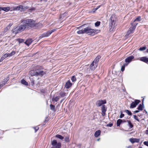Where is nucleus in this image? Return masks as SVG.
Segmentation results:
<instances>
[{
	"label": "nucleus",
	"instance_id": "obj_1",
	"mask_svg": "<svg viewBox=\"0 0 148 148\" xmlns=\"http://www.w3.org/2000/svg\"><path fill=\"white\" fill-rule=\"evenodd\" d=\"M23 23L12 30L13 33L16 34L21 32L25 29H29L35 26L34 21L31 19L24 20Z\"/></svg>",
	"mask_w": 148,
	"mask_h": 148
},
{
	"label": "nucleus",
	"instance_id": "obj_2",
	"mask_svg": "<svg viewBox=\"0 0 148 148\" xmlns=\"http://www.w3.org/2000/svg\"><path fill=\"white\" fill-rule=\"evenodd\" d=\"M101 58L99 55L97 56L94 60L92 62L90 66V69L92 71L94 70L97 68L98 64L99 59Z\"/></svg>",
	"mask_w": 148,
	"mask_h": 148
},
{
	"label": "nucleus",
	"instance_id": "obj_3",
	"mask_svg": "<svg viewBox=\"0 0 148 148\" xmlns=\"http://www.w3.org/2000/svg\"><path fill=\"white\" fill-rule=\"evenodd\" d=\"M42 69V67L41 66H38L36 68V76H42L46 74V71H44L41 70Z\"/></svg>",
	"mask_w": 148,
	"mask_h": 148
},
{
	"label": "nucleus",
	"instance_id": "obj_4",
	"mask_svg": "<svg viewBox=\"0 0 148 148\" xmlns=\"http://www.w3.org/2000/svg\"><path fill=\"white\" fill-rule=\"evenodd\" d=\"M110 20L111 22L110 24V25L111 27V28H110V30L111 31V30H112L114 28L115 23L116 20V19L115 18L114 15H112L110 18Z\"/></svg>",
	"mask_w": 148,
	"mask_h": 148
},
{
	"label": "nucleus",
	"instance_id": "obj_5",
	"mask_svg": "<svg viewBox=\"0 0 148 148\" xmlns=\"http://www.w3.org/2000/svg\"><path fill=\"white\" fill-rule=\"evenodd\" d=\"M85 33L88 35H93L97 33V30L91 29L89 27H87L85 28Z\"/></svg>",
	"mask_w": 148,
	"mask_h": 148
},
{
	"label": "nucleus",
	"instance_id": "obj_6",
	"mask_svg": "<svg viewBox=\"0 0 148 148\" xmlns=\"http://www.w3.org/2000/svg\"><path fill=\"white\" fill-rule=\"evenodd\" d=\"M27 8L22 5H19L17 7H13V9L14 10H19L21 11H24Z\"/></svg>",
	"mask_w": 148,
	"mask_h": 148
},
{
	"label": "nucleus",
	"instance_id": "obj_7",
	"mask_svg": "<svg viewBox=\"0 0 148 148\" xmlns=\"http://www.w3.org/2000/svg\"><path fill=\"white\" fill-rule=\"evenodd\" d=\"M52 145L56 148H60L61 147V144L60 143H58L56 140H53L51 143Z\"/></svg>",
	"mask_w": 148,
	"mask_h": 148
},
{
	"label": "nucleus",
	"instance_id": "obj_8",
	"mask_svg": "<svg viewBox=\"0 0 148 148\" xmlns=\"http://www.w3.org/2000/svg\"><path fill=\"white\" fill-rule=\"evenodd\" d=\"M15 53V51H13L10 53H6L2 55V57L5 59L8 57H11L13 56Z\"/></svg>",
	"mask_w": 148,
	"mask_h": 148
},
{
	"label": "nucleus",
	"instance_id": "obj_9",
	"mask_svg": "<svg viewBox=\"0 0 148 148\" xmlns=\"http://www.w3.org/2000/svg\"><path fill=\"white\" fill-rule=\"evenodd\" d=\"M140 101L136 99L134 102H133L130 104V108H134L135 107L136 105L140 102Z\"/></svg>",
	"mask_w": 148,
	"mask_h": 148
},
{
	"label": "nucleus",
	"instance_id": "obj_10",
	"mask_svg": "<svg viewBox=\"0 0 148 148\" xmlns=\"http://www.w3.org/2000/svg\"><path fill=\"white\" fill-rule=\"evenodd\" d=\"M106 103V101L105 100H99L97 101L96 105L97 106L99 107L103 105V104Z\"/></svg>",
	"mask_w": 148,
	"mask_h": 148
},
{
	"label": "nucleus",
	"instance_id": "obj_11",
	"mask_svg": "<svg viewBox=\"0 0 148 148\" xmlns=\"http://www.w3.org/2000/svg\"><path fill=\"white\" fill-rule=\"evenodd\" d=\"M101 110L102 111V115L103 116H105L106 115V112L107 110V108L106 107L105 105H103L102 106Z\"/></svg>",
	"mask_w": 148,
	"mask_h": 148
},
{
	"label": "nucleus",
	"instance_id": "obj_12",
	"mask_svg": "<svg viewBox=\"0 0 148 148\" xmlns=\"http://www.w3.org/2000/svg\"><path fill=\"white\" fill-rule=\"evenodd\" d=\"M134 56H130L128 57H127L125 59V62L126 63H127L126 64H127L131 62L133 59L134 58Z\"/></svg>",
	"mask_w": 148,
	"mask_h": 148
},
{
	"label": "nucleus",
	"instance_id": "obj_13",
	"mask_svg": "<svg viewBox=\"0 0 148 148\" xmlns=\"http://www.w3.org/2000/svg\"><path fill=\"white\" fill-rule=\"evenodd\" d=\"M136 26H132V27H131L130 28L129 30H128L127 32V34L128 35L130 34L133 33V31L135 29Z\"/></svg>",
	"mask_w": 148,
	"mask_h": 148
},
{
	"label": "nucleus",
	"instance_id": "obj_14",
	"mask_svg": "<svg viewBox=\"0 0 148 148\" xmlns=\"http://www.w3.org/2000/svg\"><path fill=\"white\" fill-rule=\"evenodd\" d=\"M71 83L69 80H68L66 83L65 87L67 89H68L70 88L72 85Z\"/></svg>",
	"mask_w": 148,
	"mask_h": 148
},
{
	"label": "nucleus",
	"instance_id": "obj_15",
	"mask_svg": "<svg viewBox=\"0 0 148 148\" xmlns=\"http://www.w3.org/2000/svg\"><path fill=\"white\" fill-rule=\"evenodd\" d=\"M130 141L132 143H138L139 142L140 139L138 138H131L130 139Z\"/></svg>",
	"mask_w": 148,
	"mask_h": 148
},
{
	"label": "nucleus",
	"instance_id": "obj_16",
	"mask_svg": "<svg viewBox=\"0 0 148 148\" xmlns=\"http://www.w3.org/2000/svg\"><path fill=\"white\" fill-rule=\"evenodd\" d=\"M10 9V8L9 7H0V11L3 10L5 12H8Z\"/></svg>",
	"mask_w": 148,
	"mask_h": 148
},
{
	"label": "nucleus",
	"instance_id": "obj_17",
	"mask_svg": "<svg viewBox=\"0 0 148 148\" xmlns=\"http://www.w3.org/2000/svg\"><path fill=\"white\" fill-rule=\"evenodd\" d=\"M32 42V40L31 39H29L26 40V41L25 42V43L27 46H29Z\"/></svg>",
	"mask_w": 148,
	"mask_h": 148
},
{
	"label": "nucleus",
	"instance_id": "obj_18",
	"mask_svg": "<svg viewBox=\"0 0 148 148\" xmlns=\"http://www.w3.org/2000/svg\"><path fill=\"white\" fill-rule=\"evenodd\" d=\"M51 34L49 31H47V32L44 33L42 34V37H46L49 36Z\"/></svg>",
	"mask_w": 148,
	"mask_h": 148
},
{
	"label": "nucleus",
	"instance_id": "obj_19",
	"mask_svg": "<svg viewBox=\"0 0 148 148\" xmlns=\"http://www.w3.org/2000/svg\"><path fill=\"white\" fill-rule=\"evenodd\" d=\"M140 60L145 62L147 63L148 62V58L145 57H142L141 58Z\"/></svg>",
	"mask_w": 148,
	"mask_h": 148
},
{
	"label": "nucleus",
	"instance_id": "obj_20",
	"mask_svg": "<svg viewBox=\"0 0 148 148\" xmlns=\"http://www.w3.org/2000/svg\"><path fill=\"white\" fill-rule=\"evenodd\" d=\"M101 131L100 130H98L96 131L94 134V136L95 137H97L99 136L101 134Z\"/></svg>",
	"mask_w": 148,
	"mask_h": 148
},
{
	"label": "nucleus",
	"instance_id": "obj_21",
	"mask_svg": "<svg viewBox=\"0 0 148 148\" xmlns=\"http://www.w3.org/2000/svg\"><path fill=\"white\" fill-rule=\"evenodd\" d=\"M29 74L32 76H36V71H31L29 72Z\"/></svg>",
	"mask_w": 148,
	"mask_h": 148
},
{
	"label": "nucleus",
	"instance_id": "obj_22",
	"mask_svg": "<svg viewBox=\"0 0 148 148\" xmlns=\"http://www.w3.org/2000/svg\"><path fill=\"white\" fill-rule=\"evenodd\" d=\"M21 83L23 84H24L26 86L28 85V83L24 79H22L21 81Z\"/></svg>",
	"mask_w": 148,
	"mask_h": 148
},
{
	"label": "nucleus",
	"instance_id": "obj_23",
	"mask_svg": "<svg viewBox=\"0 0 148 148\" xmlns=\"http://www.w3.org/2000/svg\"><path fill=\"white\" fill-rule=\"evenodd\" d=\"M123 122L122 120L121 119H118L116 122L117 125V126H119L121 123Z\"/></svg>",
	"mask_w": 148,
	"mask_h": 148
},
{
	"label": "nucleus",
	"instance_id": "obj_24",
	"mask_svg": "<svg viewBox=\"0 0 148 148\" xmlns=\"http://www.w3.org/2000/svg\"><path fill=\"white\" fill-rule=\"evenodd\" d=\"M77 33L78 34H82L84 33H85V28H84V30H79L77 32Z\"/></svg>",
	"mask_w": 148,
	"mask_h": 148
},
{
	"label": "nucleus",
	"instance_id": "obj_25",
	"mask_svg": "<svg viewBox=\"0 0 148 148\" xmlns=\"http://www.w3.org/2000/svg\"><path fill=\"white\" fill-rule=\"evenodd\" d=\"M141 20V17L140 16H139L135 19V20L134 21V22L137 21L139 22Z\"/></svg>",
	"mask_w": 148,
	"mask_h": 148
},
{
	"label": "nucleus",
	"instance_id": "obj_26",
	"mask_svg": "<svg viewBox=\"0 0 148 148\" xmlns=\"http://www.w3.org/2000/svg\"><path fill=\"white\" fill-rule=\"evenodd\" d=\"M127 121L128 123L129 126L130 128H131L133 127V125L131 123V121L129 120H127Z\"/></svg>",
	"mask_w": 148,
	"mask_h": 148
},
{
	"label": "nucleus",
	"instance_id": "obj_27",
	"mask_svg": "<svg viewBox=\"0 0 148 148\" xmlns=\"http://www.w3.org/2000/svg\"><path fill=\"white\" fill-rule=\"evenodd\" d=\"M56 138H58L61 140H62L64 138V137H63V136H61L60 135H59V134L56 135Z\"/></svg>",
	"mask_w": 148,
	"mask_h": 148
},
{
	"label": "nucleus",
	"instance_id": "obj_28",
	"mask_svg": "<svg viewBox=\"0 0 148 148\" xmlns=\"http://www.w3.org/2000/svg\"><path fill=\"white\" fill-rule=\"evenodd\" d=\"M62 97H64L66 95V93L64 92H61L59 94Z\"/></svg>",
	"mask_w": 148,
	"mask_h": 148
},
{
	"label": "nucleus",
	"instance_id": "obj_29",
	"mask_svg": "<svg viewBox=\"0 0 148 148\" xmlns=\"http://www.w3.org/2000/svg\"><path fill=\"white\" fill-rule=\"evenodd\" d=\"M50 107L51 110H52V111H55V106L51 104L50 106Z\"/></svg>",
	"mask_w": 148,
	"mask_h": 148
},
{
	"label": "nucleus",
	"instance_id": "obj_30",
	"mask_svg": "<svg viewBox=\"0 0 148 148\" xmlns=\"http://www.w3.org/2000/svg\"><path fill=\"white\" fill-rule=\"evenodd\" d=\"M125 112L127 113V114L129 115L130 116L132 115V113L131 112L128 110H125Z\"/></svg>",
	"mask_w": 148,
	"mask_h": 148
},
{
	"label": "nucleus",
	"instance_id": "obj_31",
	"mask_svg": "<svg viewBox=\"0 0 148 148\" xmlns=\"http://www.w3.org/2000/svg\"><path fill=\"white\" fill-rule=\"evenodd\" d=\"M71 80L73 82H75L76 80V77H75V76H73L71 78Z\"/></svg>",
	"mask_w": 148,
	"mask_h": 148
},
{
	"label": "nucleus",
	"instance_id": "obj_32",
	"mask_svg": "<svg viewBox=\"0 0 148 148\" xmlns=\"http://www.w3.org/2000/svg\"><path fill=\"white\" fill-rule=\"evenodd\" d=\"M138 109L140 110H143L142 106L141 104H140L138 108Z\"/></svg>",
	"mask_w": 148,
	"mask_h": 148
},
{
	"label": "nucleus",
	"instance_id": "obj_33",
	"mask_svg": "<svg viewBox=\"0 0 148 148\" xmlns=\"http://www.w3.org/2000/svg\"><path fill=\"white\" fill-rule=\"evenodd\" d=\"M5 83L3 81L1 82L0 83V88L2 87L5 84Z\"/></svg>",
	"mask_w": 148,
	"mask_h": 148
},
{
	"label": "nucleus",
	"instance_id": "obj_34",
	"mask_svg": "<svg viewBox=\"0 0 148 148\" xmlns=\"http://www.w3.org/2000/svg\"><path fill=\"white\" fill-rule=\"evenodd\" d=\"M53 99L55 101H57L59 99V97L58 96H57L53 98Z\"/></svg>",
	"mask_w": 148,
	"mask_h": 148
},
{
	"label": "nucleus",
	"instance_id": "obj_35",
	"mask_svg": "<svg viewBox=\"0 0 148 148\" xmlns=\"http://www.w3.org/2000/svg\"><path fill=\"white\" fill-rule=\"evenodd\" d=\"M9 79V77H7L3 79V81L6 83L8 81Z\"/></svg>",
	"mask_w": 148,
	"mask_h": 148
},
{
	"label": "nucleus",
	"instance_id": "obj_36",
	"mask_svg": "<svg viewBox=\"0 0 148 148\" xmlns=\"http://www.w3.org/2000/svg\"><path fill=\"white\" fill-rule=\"evenodd\" d=\"M10 28V27L9 26H7L5 28V29H4V32H7L8 31L9 29Z\"/></svg>",
	"mask_w": 148,
	"mask_h": 148
},
{
	"label": "nucleus",
	"instance_id": "obj_37",
	"mask_svg": "<svg viewBox=\"0 0 148 148\" xmlns=\"http://www.w3.org/2000/svg\"><path fill=\"white\" fill-rule=\"evenodd\" d=\"M100 22L98 21L95 23V25L96 27H98L100 25Z\"/></svg>",
	"mask_w": 148,
	"mask_h": 148
},
{
	"label": "nucleus",
	"instance_id": "obj_38",
	"mask_svg": "<svg viewBox=\"0 0 148 148\" xmlns=\"http://www.w3.org/2000/svg\"><path fill=\"white\" fill-rule=\"evenodd\" d=\"M126 65H127V64H124L123 66H122L121 68V71H123L125 70V66Z\"/></svg>",
	"mask_w": 148,
	"mask_h": 148
},
{
	"label": "nucleus",
	"instance_id": "obj_39",
	"mask_svg": "<svg viewBox=\"0 0 148 148\" xmlns=\"http://www.w3.org/2000/svg\"><path fill=\"white\" fill-rule=\"evenodd\" d=\"M146 49V47H140L139 49V50L140 51H143Z\"/></svg>",
	"mask_w": 148,
	"mask_h": 148
},
{
	"label": "nucleus",
	"instance_id": "obj_40",
	"mask_svg": "<svg viewBox=\"0 0 148 148\" xmlns=\"http://www.w3.org/2000/svg\"><path fill=\"white\" fill-rule=\"evenodd\" d=\"M133 116L134 119L136 120L137 121L139 122L140 121V120L138 119V117L136 116L135 115H133Z\"/></svg>",
	"mask_w": 148,
	"mask_h": 148
},
{
	"label": "nucleus",
	"instance_id": "obj_41",
	"mask_svg": "<svg viewBox=\"0 0 148 148\" xmlns=\"http://www.w3.org/2000/svg\"><path fill=\"white\" fill-rule=\"evenodd\" d=\"M64 141L66 142L69 141V136H66L65 138Z\"/></svg>",
	"mask_w": 148,
	"mask_h": 148
},
{
	"label": "nucleus",
	"instance_id": "obj_42",
	"mask_svg": "<svg viewBox=\"0 0 148 148\" xmlns=\"http://www.w3.org/2000/svg\"><path fill=\"white\" fill-rule=\"evenodd\" d=\"M138 23H137L136 22H135L134 23H131V25H132V26H136L138 24Z\"/></svg>",
	"mask_w": 148,
	"mask_h": 148
},
{
	"label": "nucleus",
	"instance_id": "obj_43",
	"mask_svg": "<svg viewBox=\"0 0 148 148\" xmlns=\"http://www.w3.org/2000/svg\"><path fill=\"white\" fill-rule=\"evenodd\" d=\"M18 41L19 43H22L24 41V40L23 39H18Z\"/></svg>",
	"mask_w": 148,
	"mask_h": 148
},
{
	"label": "nucleus",
	"instance_id": "obj_44",
	"mask_svg": "<svg viewBox=\"0 0 148 148\" xmlns=\"http://www.w3.org/2000/svg\"><path fill=\"white\" fill-rule=\"evenodd\" d=\"M143 143L145 145L148 147V141H145Z\"/></svg>",
	"mask_w": 148,
	"mask_h": 148
},
{
	"label": "nucleus",
	"instance_id": "obj_45",
	"mask_svg": "<svg viewBox=\"0 0 148 148\" xmlns=\"http://www.w3.org/2000/svg\"><path fill=\"white\" fill-rule=\"evenodd\" d=\"M34 129L35 130V132H36L39 129V127H34Z\"/></svg>",
	"mask_w": 148,
	"mask_h": 148
},
{
	"label": "nucleus",
	"instance_id": "obj_46",
	"mask_svg": "<svg viewBox=\"0 0 148 148\" xmlns=\"http://www.w3.org/2000/svg\"><path fill=\"white\" fill-rule=\"evenodd\" d=\"M124 116V114H123L121 113L120 116L119 117L121 118H122Z\"/></svg>",
	"mask_w": 148,
	"mask_h": 148
},
{
	"label": "nucleus",
	"instance_id": "obj_47",
	"mask_svg": "<svg viewBox=\"0 0 148 148\" xmlns=\"http://www.w3.org/2000/svg\"><path fill=\"white\" fill-rule=\"evenodd\" d=\"M112 125H113L112 123H109V124H107V126L108 127H111L112 126Z\"/></svg>",
	"mask_w": 148,
	"mask_h": 148
},
{
	"label": "nucleus",
	"instance_id": "obj_48",
	"mask_svg": "<svg viewBox=\"0 0 148 148\" xmlns=\"http://www.w3.org/2000/svg\"><path fill=\"white\" fill-rule=\"evenodd\" d=\"M56 30V29H53L51 31H49L50 32L51 34L52 32H54Z\"/></svg>",
	"mask_w": 148,
	"mask_h": 148
},
{
	"label": "nucleus",
	"instance_id": "obj_49",
	"mask_svg": "<svg viewBox=\"0 0 148 148\" xmlns=\"http://www.w3.org/2000/svg\"><path fill=\"white\" fill-rule=\"evenodd\" d=\"M4 58H3L2 57L0 59V62H2L3 60H4Z\"/></svg>",
	"mask_w": 148,
	"mask_h": 148
},
{
	"label": "nucleus",
	"instance_id": "obj_50",
	"mask_svg": "<svg viewBox=\"0 0 148 148\" xmlns=\"http://www.w3.org/2000/svg\"><path fill=\"white\" fill-rule=\"evenodd\" d=\"M145 134L147 135H148V130H146L145 131Z\"/></svg>",
	"mask_w": 148,
	"mask_h": 148
},
{
	"label": "nucleus",
	"instance_id": "obj_51",
	"mask_svg": "<svg viewBox=\"0 0 148 148\" xmlns=\"http://www.w3.org/2000/svg\"><path fill=\"white\" fill-rule=\"evenodd\" d=\"M139 112V110H137L135 111L134 112L135 113H138V112Z\"/></svg>",
	"mask_w": 148,
	"mask_h": 148
},
{
	"label": "nucleus",
	"instance_id": "obj_52",
	"mask_svg": "<svg viewBox=\"0 0 148 148\" xmlns=\"http://www.w3.org/2000/svg\"><path fill=\"white\" fill-rule=\"evenodd\" d=\"M59 106H60V105H58L57 106H56V107L57 108Z\"/></svg>",
	"mask_w": 148,
	"mask_h": 148
},
{
	"label": "nucleus",
	"instance_id": "obj_53",
	"mask_svg": "<svg viewBox=\"0 0 148 148\" xmlns=\"http://www.w3.org/2000/svg\"><path fill=\"white\" fill-rule=\"evenodd\" d=\"M31 11H32L34 10V9H31Z\"/></svg>",
	"mask_w": 148,
	"mask_h": 148
},
{
	"label": "nucleus",
	"instance_id": "obj_54",
	"mask_svg": "<svg viewBox=\"0 0 148 148\" xmlns=\"http://www.w3.org/2000/svg\"><path fill=\"white\" fill-rule=\"evenodd\" d=\"M146 52L148 53V49H147L146 50Z\"/></svg>",
	"mask_w": 148,
	"mask_h": 148
},
{
	"label": "nucleus",
	"instance_id": "obj_55",
	"mask_svg": "<svg viewBox=\"0 0 148 148\" xmlns=\"http://www.w3.org/2000/svg\"><path fill=\"white\" fill-rule=\"evenodd\" d=\"M63 101V99H62V100L60 102H61H61L62 101Z\"/></svg>",
	"mask_w": 148,
	"mask_h": 148
},
{
	"label": "nucleus",
	"instance_id": "obj_56",
	"mask_svg": "<svg viewBox=\"0 0 148 148\" xmlns=\"http://www.w3.org/2000/svg\"><path fill=\"white\" fill-rule=\"evenodd\" d=\"M139 148H142V147H139Z\"/></svg>",
	"mask_w": 148,
	"mask_h": 148
},
{
	"label": "nucleus",
	"instance_id": "obj_57",
	"mask_svg": "<svg viewBox=\"0 0 148 148\" xmlns=\"http://www.w3.org/2000/svg\"><path fill=\"white\" fill-rule=\"evenodd\" d=\"M123 122H125L126 121H124Z\"/></svg>",
	"mask_w": 148,
	"mask_h": 148
},
{
	"label": "nucleus",
	"instance_id": "obj_58",
	"mask_svg": "<svg viewBox=\"0 0 148 148\" xmlns=\"http://www.w3.org/2000/svg\"><path fill=\"white\" fill-rule=\"evenodd\" d=\"M99 139L97 140L99 141Z\"/></svg>",
	"mask_w": 148,
	"mask_h": 148
},
{
	"label": "nucleus",
	"instance_id": "obj_59",
	"mask_svg": "<svg viewBox=\"0 0 148 148\" xmlns=\"http://www.w3.org/2000/svg\"><path fill=\"white\" fill-rule=\"evenodd\" d=\"M143 101H142L143 102Z\"/></svg>",
	"mask_w": 148,
	"mask_h": 148
},
{
	"label": "nucleus",
	"instance_id": "obj_60",
	"mask_svg": "<svg viewBox=\"0 0 148 148\" xmlns=\"http://www.w3.org/2000/svg\"><path fill=\"white\" fill-rule=\"evenodd\" d=\"M98 8H96V10L97 9H98Z\"/></svg>",
	"mask_w": 148,
	"mask_h": 148
}]
</instances>
